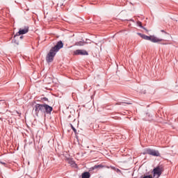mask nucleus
I'll use <instances>...</instances> for the list:
<instances>
[{
  "label": "nucleus",
  "mask_w": 178,
  "mask_h": 178,
  "mask_svg": "<svg viewBox=\"0 0 178 178\" xmlns=\"http://www.w3.org/2000/svg\"><path fill=\"white\" fill-rule=\"evenodd\" d=\"M63 47V42H62V40H59L58 42H57L56 44L54 47H51L46 57V60L47 63H51V62L54 60V58H55L56 53L59 52V50L62 49Z\"/></svg>",
  "instance_id": "f257e3e1"
},
{
  "label": "nucleus",
  "mask_w": 178,
  "mask_h": 178,
  "mask_svg": "<svg viewBox=\"0 0 178 178\" xmlns=\"http://www.w3.org/2000/svg\"><path fill=\"white\" fill-rule=\"evenodd\" d=\"M33 111H35V115H36V116H38V113H40V112L41 113H44V115L45 113H47V115H49L51 114V112L54 111V108H52V106L48 104H37L35 105Z\"/></svg>",
  "instance_id": "f03ea898"
},
{
  "label": "nucleus",
  "mask_w": 178,
  "mask_h": 178,
  "mask_svg": "<svg viewBox=\"0 0 178 178\" xmlns=\"http://www.w3.org/2000/svg\"><path fill=\"white\" fill-rule=\"evenodd\" d=\"M29 33V26H26L24 29H20L19 31L14 35L13 42L16 44V45H19V42L17 41V38L20 37V35L23 34H27Z\"/></svg>",
  "instance_id": "7ed1b4c3"
},
{
  "label": "nucleus",
  "mask_w": 178,
  "mask_h": 178,
  "mask_svg": "<svg viewBox=\"0 0 178 178\" xmlns=\"http://www.w3.org/2000/svg\"><path fill=\"white\" fill-rule=\"evenodd\" d=\"M138 35H140L141 38H143V40H147V41H151L152 42H161V41H163L162 39L158 38L155 36H148L147 35L143 34V33H138Z\"/></svg>",
  "instance_id": "20e7f679"
},
{
  "label": "nucleus",
  "mask_w": 178,
  "mask_h": 178,
  "mask_svg": "<svg viewBox=\"0 0 178 178\" xmlns=\"http://www.w3.org/2000/svg\"><path fill=\"white\" fill-rule=\"evenodd\" d=\"M146 154H148V155H152V156H161V153H159V151L154 149H147Z\"/></svg>",
  "instance_id": "39448f33"
},
{
  "label": "nucleus",
  "mask_w": 178,
  "mask_h": 178,
  "mask_svg": "<svg viewBox=\"0 0 178 178\" xmlns=\"http://www.w3.org/2000/svg\"><path fill=\"white\" fill-rule=\"evenodd\" d=\"M161 175H162V169H161V168L159 167H156L155 168H154L153 170V176L154 177H156V178H159Z\"/></svg>",
  "instance_id": "423d86ee"
},
{
  "label": "nucleus",
  "mask_w": 178,
  "mask_h": 178,
  "mask_svg": "<svg viewBox=\"0 0 178 178\" xmlns=\"http://www.w3.org/2000/svg\"><path fill=\"white\" fill-rule=\"evenodd\" d=\"M74 55H81V56L88 55V52H87V51L86 50L77 49L74 51Z\"/></svg>",
  "instance_id": "0eeeda50"
},
{
  "label": "nucleus",
  "mask_w": 178,
  "mask_h": 178,
  "mask_svg": "<svg viewBox=\"0 0 178 178\" xmlns=\"http://www.w3.org/2000/svg\"><path fill=\"white\" fill-rule=\"evenodd\" d=\"M91 177V175L88 172H84L82 173V178H90Z\"/></svg>",
  "instance_id": "6e6552de"
},
{
  "label": "nucleus",
  "mask_w": 178,
  "mask_h": 178,
  "mask_svg": "<svg viewBox=\"0 0 178 178\" xmlns=\"http://www.w3.org/2000/svg\"><path fill=\"white\" fill-rule=\"evenodd\" d=\"M137 26H138L139 27H140V29H143V30H147L144 26H143L141 22L138 21L137 22Z\"/></svg>",
  "instance_id": "1a4fd4ad"
},
{
  "label": "nucleus",
  "mask_w": 178,
  "mask_h": 178,
  "mask_svg": "<svg viewBox=\"0 0 178 178\" xmlns=\"http://www.w3.org/2000/svg\"><path fill=\"white\" fill-rule=\"evenodd\" d=\"M76 45H79V47H82L83 45H84V42L79 41V42H76Z\"/></svg>",
  "instance_id": "9d476101"
},
{
  "label": "nucleus",
  "mask_w": 178,
  "mask_h": 178,
  "mask_svg": "<svg viewBox=\"0 0 178 178\" xmlns=\"http://www.w3.org/2000/svg\"><path fill=\"white\" fill-rule=\"evenodd\" d=\"M70 127L71 129L73 130V131L76 134L77 133V130L76 129V128H74V127L73 126V124H70Z\"/></svg>",
  "instance_id": "9b49d317"
},
{
  "label": "nucleus",
  "mask_w": 178,
  "mask_h": 178,
  "mask_svg": "<svg viewBox=\"0 0 178 178\" xmlns=\"http://www.w3.org/2000/svg\"><path fill=\"white\" fill-rule=\"evenodd\" d=\"M23 35H21L20 37L18 36L17 41L19 42V40H23Z\"/></svg>",
  "instance_id": "f8f14e48"
},
{
  "label": "nucleus",
  "mask_w": 178,
  "mask_h": 178,
  "mask_svg": "<svg viewBox=\"0 0 178 178\" xmlns=\"http://www.w3.org/2000/svg\"><path fill=\"white\" fill-rule=\"evenodd\" d=\"M143 178H152V177L151 175H146L144 176Z\"/></svg>",
  "instance_id": "ddd939ff"
},
{
  "label": "nucleus",
  "mask_w": 178,
  "mask_h": 178,
  "mask_svg": "<svg viewBox=\"0 0 178 178\" xmlns=\"http://www.w3.org/2000/svg\"><path fill=\"white\" fill-rule=\"evenodd\" d=\"M115 172H116L117 173H120V170L118 168H115Z\"/></svg>",
  "instance_id": "4468645a"
},
{
  "label": "nucleus",
  "mask_w": 178,
  "mask_h": 178,
  "mask_svg": "<svg viewBox=\"0 0 178 178\" xmlns=\"http://www.w3.org/2000/svg\"><path fill=\"white\" fill-rule=\"evenodd\" d=\"M111 169H112L113 170H115L116 168L113 167L112 165L110 166Z\"/></svg>",
  "instance_id": "2eb2a0df"
},
{
  "label": "nucleus",
  "mask_w": 178,
  "mask_h": 178,
  "mask_svg": "<svg viewBox=\"0 0 178 178\" xmlns=\"http://www.w3.org/2000/svg\"><path fill=\"white\" fill-rule=\"evenodd\" d=\"M95 168H102V165H95Z\"/></svg>",
  "instance_id": "dca6fc26"
},
{
  "label": "nucleus",
  "mask_w": 178,
  "mask_h": 178,
  "mask_svg": "<svg viewBox=\"0 0 178 178\" xmlns=\"http://www.w3.org/2000/svg\"><path fill=\"white\" fill-rule=\"evenodd\" d=\"M122 104H126V103H123V102H122V103H118L117 105H122ZM127 104H129V103H127Z\"/></svg>",
  "instance_id": "f3484780"
},
{
  "label": "nucleus",
  "mask_w": 178,
  "mask_h": 178,
  "mask_svg": "<svg viewBox=\"0 0 178 178\" xmlns=\"http://www.w3.org/2000/svg\"><path fill=\"white\" fill-rule=\"evenodd\" d=\"M0 163H1V165H6V163L1 162V161H0Z\"/></svg>",
  "instance_id": "a211bd4d"
},
{
  "label": "nucleus",
  "mask_w": 178,
  "mask_h": 178,
  "mask_svg": "<svg viewBox=\"0 0 178 178\" xmlns=\"http://www.w3.org/2000/svg\"><path fill=\"white\" fill-rule=\"evenodd\" d=\"M107 169H111V166H106Z\"/></svg>",
  "instance_id": "6ab92c4d"
},
{
  "label": "nucleus",
  "mask_w": 178,
  "mask_h": 178,
  "mask_svg": "<svg viewBox=\"0 0 178 178\" xmlns=\"http://www.w3.org/2000/svg\"><path fill=\"white\" fill-rule=\"evenodd\" d=\"M161 33H165V31L164 30H161Z\"/></svg>",
  "instance_id": "aec40b11"
},
{
  "label": "nucleus",
  "mask_w": 178,
  "mask_h": 178,
  "mask_svg": "<svg viewBox=\"0 0 178 178\" xmlns=\"http://www.w3.org/2000/svg\"><path fill=\"white\" fill-rule=\"evenodd\" d=\"M147 116H149V114L147 113Z\"/></svg>",
  "instance_id": "412c9836"
},
{
  "label": "nucleus",
  "mask_w": 178,
  "mask_h": 178,
  "mask_svg": "<svg viewBox=\"0 0 178 178\" xmlns=\"http://www.w3.org/2000/svg\"><path fill=\"white\" fill-rule=\"evenodd\" d=\"M147 120H151V119L149 118V119H147Z\"/></svg>",
  "instance_id": "4be33fe9"
}]
</instances>
